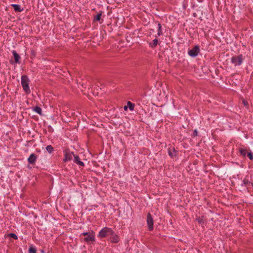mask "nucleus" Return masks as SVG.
<instances>
[{
    "label": "nucleus",
    "mask_w": 253,
    "mask_h": 253,
    "mask_svg": "<svg viewBox=\"0 0 253 253\" xmlns=\"http://www.w3.org/2000/svg\"><path fill=\"white\" fill-rule=\"evenodd\" d=\"M113 234V230L109 227H105L103 228L99 232L98 237L100 238H104L108 235Z\"/></svg>",
    "instance_id": "f257e3e1"
},
{
    "label": "nucleus",
    "mask_w": 253,
    "mask_h": 253,
    "mask_svg": "<svg viewBox=\"0 0 253 253\" xmlns=\"http://www.w3.org/2000/svg\"><path fill=\"white\" fill-rule=\"evenodd\" d=\"M29 79L27 76H22L21 77V84L23 89L26 93L30 92V88L29 87Z\"/></svg>",
    "instance_id": "f03ea898"
},
{
    "label": "nucleus",
    "mask_w": 253,
    "mask_h": 253,
    "mask_svg": "<svg viewBox=\"0 0 253 253\" xmlns=\"http://www.w3.org/2000/svg\"><path fill=\"white\" fill-rule=\"evenodd\" d=\"M243 58L242 55L237 56H233L231 58V62L235 66L240 65L243 62Z\"/></svg>",
    "instance_id": "7ed1b4c3"
},
{
    "label": "nucleus",
    "mask_w": 253,
    "mask_h": 253,
    "mask_svg": "<svg viewBox=\"0 0 253 253\" xmlns=\"http://www.w3.org/2000/svg\"><path fill=\"white\" fill-rule=\"evenodd\" d=\"M200 52V48L198 45H195L194 47L188 50V55L191 57H194L198 55Z\"/></svg>",
    "instance_id": "20e7f679"
},
{
    "label": "nucleus",
    "mask_w": 253,
    "mask_h": 253,
    "mask_svg": "<svg viewBox=\"0 0 253 253\" xmlns=\"http://www.w3.org/2000/svg\"><path fill=\"white\" fill-rule=\"evenodd\" d=\"M147 224L148 226V228H149V230L152 231L154 228V227H153L154 221H153V218L151 214L150 213H149L147 214Z\"/></svg>",
    "instance_id": "39448f33"
},
{
    "label": "nucleus",
    "mask_w": 253,
    "mask_h": 253,
    "mask_svg": "<svg viewBox=\"0 0 253 253\" xmlns=\"http://www.w3.org/2000/svg\"><path fill=\"white\" fill-rule=\"evenodd\" d=\"M37 155L33 153L31 154L29 158H28V162L30 164H34L35 163V162L37 159Z\"/></svg>",
    "instance_id": "423d86ee"
},
{
    "label": "nucleus",
    "mask_w": 253,
    "mask_h": 253,
    "mask_svg": "<svg viewBox=\"0 0 253 253\" xmlns=\"http://www.w3.org/2000/svg\"><path fill=\"white\" fill-rule=\"evenodd\" d=\"M74 156V154L73 152L70 153L68 151H66L65 153V158L64 159V162H67L71 161L72 159V156Z\"/></svg>",
    "instance_id": "0eeeda50"
},
{
    "label": "nucleus",
    "mask_w": 253,
    "mask_h": 253,
    "mask_svg": "<svg viewBox=\"0 0 253 253\" xmlns=\"http://www.w3.org/2000/svg\"><path fill=\"white\" fill-rule=\"evenodd\" d=\"M84 240L87 243L94 241L95 240L94 233L92 232L91 233L88 234V235L84 238Z\"/></svg>",
    "instance_id": "6e6552de"
},
{
    "label": "nucleus",
    "mask_w": 253,
    "mask_h": 253,
    "mask_svg": "<svg viewBox=\"0 0 253 253\" xmlns=\"http://www.w3.org/2000/svg\"><path fill=\"white\" fill-rule=\"evenodd\" d=\"M111 236L110 238V241L112 243H117L120 241V238L119 236L116 234H115L114 232L113 231V234L112 235H110Z\"/></svg>",
    "instance_id": "1a4fd4ad"
},
{
    "label": "nucleus",
    "mask_w": 253,
    "mask_h": 253,
    "mask_svg": "<svg viewBox=\"0 0 253 253\" xmlns=\"http://www.w3.org/2000/svg\"><path fill=\"white\" fill-rule=\"evenodd\" d=\"M168 153L169 156L171 158H173L177 155V151L175 150L174 148H169L168 149Z\"/></svg>",
    "instance_id": "9d476101"
},
{
    "label": "nucleus",
    "mask_w": 253,
    "mask_h": 253,
    "mask_svg": "<svg viewBox=\"0 0 253 253\" xmlns=\"http://www.w3.org/2000/svg\"><path fill=\"white\" fill-rule=\"evenodd\" d=\"M11 6L14 8L15 12H20L23 10V8H21L19 4H12Z\"/></svg>",
    "instance_id": "9b49d317"
},
{
    "label": "nucleus",
    "mask_w": 253,
    "mask_h": 253,
    "mask_svg": "<svg viewBox=\"0 0 253 253\" xmlns=\"http://www.w3.org/2000/svg\"><path fill=\"white\" fill-rule=\"evenodd\" d=\"M74 163L81 166H84V163L80 160V158L78 156L74 155Z\"/></svg>",
    "instance_id": "f8f14e48"
},
{
    "label": "nucleus",
    "mask_w": 253,
    "mask_h": 253,
    "mask_svg": "<svg viewBox=\"0 0 253 253\" xmlns=\"http://www.w3.org/2000/svg\"><path fill=\"white\" fill-rule=\"evenodd\" d=\"M251 182L246 178H244V180L242 181V184L241 185L242 186H245L248 188V186L250 185Z\"/></svg>",
    "instance_id": "ddd939ff"
},
{
    "label": "nucleus",
    "mask_w": 253,
    "mask_h": 253,
    "mask_svg": "<svg viewBox=\"0 0 253 253\" xmlns=\"http://www.w3.org/2000/svg\"><path fill=\"white\" fill-rule=\"evenodd\" d=\"M33 110L40 115H42V110L41 108L38 106L35 107L33 108Z\"/></svg>",
    "instance_id": "4468645a"
},
{
    "label": "nucleus",
    "mask_w": 253,
    "mask_h": 253,
    "mask_svg": "<svg viewBox=\"0 0 253 253\" xmlns=\"http://www.w3.org/2000/svg\"><path fill=\"white\" fill-rule=\"evenodd\" d=\"M12 52L13 55L15 62L16 63L18 62L19 59L20 58L19 55L17 53V52L15 50H13Z\"/></svg>",
    "instance_id": "2eb2a0df"
},
{
    "label": "nucleus",
    "mask_w": 253,
    "mask_h": 253,
    "mask_svg": "<svg viewBox=\"0 0 253 253\" xmlns=\"http://www.w3.org/2000/svg\"><path fill=\"white\" fill-rule=\"evenodd\" d=\"M239 152H240L241 155H242L244 157H245L247 155V153H248L247 149H243V148H242L239 149Z\"/></svg>",
    "instance_id": "dca6fc26"
},
{
    "label": "nucleus",
    "mask_w": 253,
    "mask_h": 253,
    "mask_svg": "<svg viewBox=\"0 0 253 253\" xmlns=\"http://www.w3.org/2000/svg\"><path fill=\"white\" fill-rule=\"evenodd\" d=\"M158 40L155 39H154L152 42H150L149 43V45L151 47H156L157 44H158Z\"/></svg>",
    "instance_id": "f3484780"
},
{
    "label": "nucleus",
    "mask_w": 253,
    "mask_h": 253,
    "mask_svg": "<svg viewBox=\"0 0 253 253\" xmlns=\"http://www.w3.org/2000/svg\"><path fill=\"white\" fill-rule=\"evenodd\" d=\"M127 106H128L129 109L130 111H133L134 110V104L131 102L130 101H128L127 103Z\"/></svg>",
    "instance_id": "a211bd4d"
},
{
    "label": "nucleus",
    "mask_w": 253,
    "mask_h": 253,
    "mask_svg": "<svg viewBox=\"0 0 253 253\" xmlns=\"http://www.w3.org/2000/svg\"><path fill=\"white\" fill-rule=\"evenodd\" d=\"M196 220L200 224H204L205 222L203 216L197 217Z\"/></svg>",
    "instance_id": "6ab92c4d"
},
{
    "label": "nucleus",
    "mask_w": 253,
    "mask_h": 253,
    "mask_svg": "<svg viewBox=\"0 0 253 253\" xmlns=\"http://www.w3.org/2000/svg\"><path fill=\"white\" fill-rule=\"evenodd\" d=\"M46 150L50 154L52 153L54 151V149L51 145H47L46 147Z\"/></svg>",
    "instance_id": "aec40b11"
},
{
    "label": "nucleus",
    "mask_w": 253,
    "mask_h": 253,
    "mask_svg": "<svg viewBox=\"0 0 253 253\" xmlns=\"http://www.w3.org/2000/svg\"><path fill=\"white\" fill-rule=\"evenodd\" d=\"M158 36H160L161 35H162V26L160 23L158 24Z\"/></svg>",
    "instance_id": "412c9836"
},
{
    "label": "nucleus",
    "mask_w": 253,
    "mask_h": 253,
    "mask_svg": "<svg viewBox=\"0 0 253 253\" xmlns=\"http://www.w3.org/2000/svg\"><path fill=\"white\" fill-rule=\"evenodd\" d=\"M36 252H37V250H36V248H35L33 247H30L29 248V253H36Z\"/></svg>",
    "instance_id": "4be33fe9"
},
{
    "label": "nucleus",
    "mask_w": 253,
    "mask_h": 253,
    "mask_svg": "<svg viewBox=\"0 0 253 253\" xmlns=\"http://www.w3.org/2000/svg\"><path fill=\"white\" fill-rule=\"evenodd\" d=\"M101 16V13H98L94 18V20L96 21H99L100 20Z\"/></svg>",
    "instance_id": "5701e85b"
},
{
    "label": "nucleus",
    "mask_w": 253,
    "mask_h": 253,
    "mask_svg": "<svg viewBox=\"0 0 253 253\" xmlns=\"http://www.w3.org/2000/svg\"><path fill=\"white\" fill-rule=\"evenodd\" d=\"M9 236L11 237V238H13V239H15V240L17 239V238H18L17 235L15 234H14V233H10V234H9Z\"/></svg>",
    "instance_id": "b1692460"
},
{
    "label": "nucleus",
    "mask_w": 253,
    "mask_h": 253,
    "mask_svg": "<svg viewBox=\"0 0 253 253\" xmlns=\"http://www.w3.org/2000/svg\"><path fill=\"white\" fill-rule=\"evenodd\" d=\"M247 156L249 157V158L251 160H252L253 159V154L252 152H249L247 153Z\"/></svg>",
    "instance_id": "393cba45"
},
{
    "label": "nucleus",
    "mask_w": 253,
    "mask_h": 253,
    "mask_svg": "<svg viewBox=\"0 0 253 253\" xmlns=\"http://www.w3.org/2000/svg\"><path fill=\"white\" fill-rule=\"evenodd\" d=\"M243 103L246 107H248L249 106V102L246 100H243Z\"/></svg>",
    "instance_id": "a878e982"
},
{
    "label": "nucleus",
    "mask_w": 253,
    "mask_h": 253,
    "mask_svg": "<svg viewBox=\"0 0 253 253\" xmlns=\"http://www.w3.org/2000/svg\"><path fill=\"white\" fill-rule=\"evenodd\" d=\"M198 135V131L196 129H195L193 131V136L194 137L197 136Z\"/></svg>",
    "instance_id": "bb28decb"
},
{
    "label": "nucleus",
    "mask_w": 253,
    "mask_h": 253,
    "mask_svg": "<svg viewBox=\"0 0 253 253\" xmlns=\"http://www.w3.org/2000/svg\"><path fill=\"white\" fill-rule=\"evenodd\" d=\"M88 234H89V233H88V232H84L82 233V235H84V236H87L88 235Z\"/></svg>",
    "instance_id": "cd10ccee"
},
{
    "label": "nucleus",
    "mask_w": 253,
    "mask_h": 253,
    "mask_svg": "<svg viewBox=\"0 0 253 253\" xmlns=\"http://www.w3.org/2000/svg\"><path fill=\"white\" fill-rule=\"evenodd\" d=\"M128 108V106H127V105L125 106H124V109L125 110H126L127 109V108Z\"/></svg>",
    "instance_id": "c85d7f7f"
},
{
    "label": "nucleus",
    "mask_w": 253,
    "mask_h": 253,
    "mask_svg": "<svg viewBox=\"0 0 253 253\" xmlns=\"http://www.w3.org/2000/svg\"><path fill=\"white\" fill-rule=\"evenodd\" d=\"M251 184V185H252V186L253 187V183H251V184Z\"/></svg>",
    "instance_id": "c756f323"
}]
</instances>
